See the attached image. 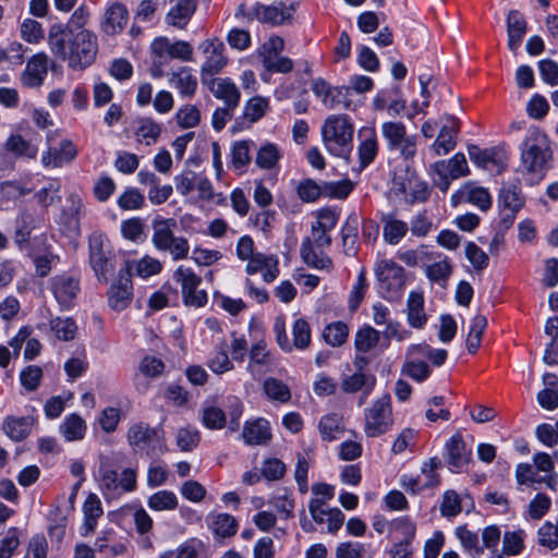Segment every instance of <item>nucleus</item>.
<instances>
[{"mask_svg": "<svg viewBox=\"0 0 558 558\" xmlns=\"http://www.w3.org/2000/svg\"><path fill=\"white\" fill-rule=\"evenodd\" d=\"M268 108V100L256 96L251 98L245 107L243 116L251 123L258 121L266 112Z\"/></svg>", "mask_w": 558, "mask_h": 558, "instance_id": "60", "label": "nucleus"}, {"mask_svg": "<svg viewBox=\"0 0 558 558\" xmlns=\"http://www.w3.org/2000/svg\"><path fill=\"white\" fill-rule=\"evenodd\" d=\"M274 332L278 345L284 352H291L293 349L305 350L311 343V327L304 318H298L292 326L293 341H290L286 332V322L282 316H277L274 323Z\"/></svg>", "mask_w": 558, "mask_h": 558, "instance_id": "7", "label": "nucleus"}, {"mask_svg": "<svg viewBox=\"0 0 558 558\" xmlns=\"http://www.w3.org/2000/svg\"><path fill=\"white\" fill-rule=\"evenodd\" d=\"M36 418L33 415L22 417L7 416L3 421L2 428L5 435L14 441L24 440L32 432Z\"/></svg>", "mask_w": 558, "mask_h": 558, "instance_id": "31", "label": "nucleus"}, {"mask_svg": "<svg viewBox=\"0 0 558 558\" xmlns=\"http://www.w3.org/2000/svg\"><path fill=\"white\" fill-rule=\"evenodd\" d=\"M86 422L76 413L66 415L59 426V433L65 441H77L85 437Z\"/></svg>", "mask_w": 558, "mask_h": 558, "instance_id": "35", "label": "nucleus"}, {"mask_svg": "<svg viewBox=\"0 0 558 558\" xmlns=\"http://www.w3.org/2000/svg\"><path fill=\"white\" fill-rule=\"evenodd\" d=\"M4 148L7 151L14 154L17 157L35 158L37 148L31 145L22 135L12 134L5 141Z\"/></svg>", "mask_w": 558, "mask_h": 558, "instance_id": "46", "label": "nucleus"}, {"mask_svg": "<svg viewBox=\"0 0 558 558\" xmlns=\"http://www.w3.org/2000/svg\"><path fill=\"white\" fill-rule=\"evenodd\" d=\"M378 151V143L375 131L373 129L366 130L364 133V140L359 146V157L361 167L368 166L376 157Z\"/></svg>", "mask_w": 558, "mask_h": 558, "instance_id": "45", "label": "nucleus"}, {"mask_svg": "<svg viewBox=\"0 0 558 558\" xmlns=\"http://www.w3.org/2000/svg\"><path fill=\"white\" fill-rule=\"evenodd\" d=\"M132 290L131 272L129 267L125 266L119 270L117 279L108 291V301L111 308L118 312L124 310L132 300Z\"/></svg>", "mask_w": 558, "mask_h": 558, "instance_id": "14", "label": "nucleus"}, {"mask_svg": "<svg viewBox=\"0 0 558 558\" xmlns=\"http://www.w3.org/2000/svg\"><path fill=\"white\" fill-rule=\"evenodd\" d=\"M48 56L45 52L34 54L26 63L21 75L24 86L29 88L39 87L48 73Z\"/></svg>", "mask_w": 558, "mask_h": 558, "instance_id": "18", "label": "nucleus"}, {"mask_svg": "<svg viewBox=\"0 0 558 558\" xmlns=\"http://www.w3.org/2000/svg\"><path fill=\"white\" fill-rule=\"evenodd\" d=\"M129 20V12L120 2L111 3L104 13L100 29L109 36H114L123 31Z\"/></svg>", "mask_w": 558, "mask_h": 558, "instance_id": "20", "label": "nucleus"}, {"mask_svg": "<svg viewBox=\"0 0 558 558\" xmlns=\"http://www.w3.org/2000/svg\"><path fill=\"white\" fill-rule=\"evenodd\" d=\"M539 545L553 550L558 547V531L555 524L546 521L537 532Z\"/></svg>", "mask_w": 558, "mask_h": 558, "instance_id": "64", "label": "nucleus"}, {"mask_svg": "<svg viewBox=\"0 0 558 558\" xmlns=\"http://www.w3.org/2000/svg\"><path fill=\"white\" fill-rule=\"evenodd\" d=\"M381 134L387 141L388 148L392 149L407 136V129L402 122H384L381 125Z\"/></svg>", "mask_w": 558, "mask_h": 558, "instance_id": "57", "label": "nucleus"}, {"mask_svg": "<svg viewBox=\"0 0 558 558\" xmlns=\"http://www.w3.org/2000/svg\"><path fill=\"white\" fill-rule=\"evenodd\" d=\"M280 158L279 147L272 143H265L258 148L255 162L260 169L270 170L278 165Z\"/></svg>", "mask_w": 558, "mask_h": 558, "instance_id": "44", "label": "nucleus"}, {"mask_svg": "<svg viewBox=\"0 0 558 558\" xmlns=\"http://www.w3.org/2000/svg\"><path fill=\"white\" fill-rule=\"evenodd\" d=\"M128 439L132 447L143 449L147 446H155L158 444L159 435L156 428H151L146 424L138 423L129 429Z\"/></svg>", "mask_w": 558, "mask_h": 558, "instance_id": "34", "label": "nucleus"}, {"mask_svg": "<svg viewBox=\"0 0 558 558\" xmlns=\"http://www.w3.org/2000/svg\"><path fill=\"white\" fill-rule=\"evenodd\" d=\"M468 153L470 159L482 168L490 169V165H495L498 168L502 167V162L497 159V153L494 149H481L476 145H469Z\"/></svg>", "mask_w": 558, "mask_h": 558, "instance_id": "47", "label": "nucleus"}, {"mask_svg": "<svg viewBox=\"0 0 558 558\" xmlns=\"http://www.w3.org/2000/svg\"><path fill=\"white\" fill-rule=\"evenodd\" d=\"M551 506L550 498L539 493L529 504L527 515L532 520H541L549 510Z\"/></svg>", "mask_w": 558, "mask_h": 558, "instance_id": "63", "label": "nucleus"}, {"mask_svg": "<svg viewBox=\"0 0 558 558\" xmlns=\"http://www.w3.org/2000/svg\"><path fill=\"white\" fill-rule=\"evenodd\" d=\"M147 506L154 511H170L178 507V498L173 492L159 490L148 498Z\"/></svg>", "mask_w": 558, "mask_h": 558, "instance_id": "49", "label": "nucleus"}, {"mask_svg": "<svg viewBox=\"0 0 558 558\" xmlns=\"http://www.w3.org/2000/svg\"><path fill=\"white\" fill-rule=\"evenodd\" d=\"M402 373L409 376L410 378L418 383H422L430 376L432 369L426 362L422 360L411 359L403 364Z\"/></svg>", "mask_w": 558, "mask_h": 558, "instance_id": "53", "label": "nucleus"}, {"mask_svg": "<svg viewBox=\"0 0 558 558\" xmlns=\"http://www.w3.org/2000/svg\"><path fill=\"white\" fill-rule=\"evenodd\" d=\"M348 333V326L342 322H336L324 329L323 337L328 344L339 347L345 342Z\"/></svg>", "mask_w": 558, "mask_h": 558, "instance_id": "56", "label": "nucleus"}, {"mask_svg": "<svg viewBox=\"0 0 558 558\" xmlns=\"http://www.w3.org/2000/svg\"><path fill=\"white\" fill-rule=\"evenodd\" d=\"M327 150L342 158H348L352 149L353 126L344 114H333L326 119L322 130Z\"/></svg>", "mask_w": 558, "mask_h": 558, "instance_id": "3", "label": "nucleus"}, {"mask_svg": "<svg viewBox=\"0 0 558 558\" xmlns=\"http://www.w3.org/2000/svg\"><path fill=\"white\" fill-rule=\"evenodd\" d=\"M453 206L460 203H470L485 211L492 206V197L488 191L473 183H465L457 193L451 196Z\"/></svg>", "mask_w": 558, "mask_h": 558, "instance_id": "17", "label": "nucleus"}, {"mask_svg": "<svg viewBox=\"0 0 558 558\" xmlns=\"http://www.w3.org/2000/svg\"><path fill=\"white\" fill-rule=\"evenodd\" d=\"M203 84L209 88L215 98L222 100L225 106L238 108L241 93L230 78L218 77Z\"/></svg>", "mask_w": 558, "mask_h": 558, "instance_id": "21", "label": "nucleus"}, {"mask_svg": "<svg viewBox=\"0 0 558 558\" xmlns=\"http://www.w3.org/2000/svg\"><path fill=\"white\" fill-rule=\"evenodd\" d=\"M89 264L97 279L107 283L116 268V259L101 234H94L89 239Z\"/></svg>", "mask_w": 558, "mask_h": 558, "instance_id": "9", "label": "nucleus"}, {"mask_svg": "<svg viewBox=\"0 0 558 558\" xmlns=\"http://www.w3.org/2000/svg\"><path fill=\"white\" fill-rule=\"evenodd\" d=\"M77 155V149L70 140H63L60 146L48 147L43 154L41 163L46 168H60L70 163Z\"/></svg>", "mask_w": 558, "mask_h": 558, "instance_id": "24", "label": "nucleus"}, {"mask_svg": "<svg viewBox=\"0 0 558 558\" xmlns=\"http://www.w3.org/2000/svg\"><path fill=\"white\" fill-rule=\"evenodd\" d=\"M37 204L47 209L49 206L61 202V184L57 180H51L47 185L34 194Z\"/></svg>", "mask_w": 558, "mask_h": 558, "instance_id": "43", "label": "nucleus"}, {"mask_svg": "<svg viewBox=\"0 0 558 558\" xmlns=\"http://www.w3.org/2000/svg\"><path fill=\"white\" fill-rule=\"evenodd\" d=\"M173 279L181 286L185 305L202 307L207 303L208 296L206 291L198 289L202 278L192 268L179 266L173 274Z\"/></svg>", "mask_w": 558, "mask_h": 558, "instance_id": "10", "label": "nucleus"}, {"mask_svg": "<svg viewBox=\"0 0 558 558\" xmlns=\"http://www.w3.org/2000/svg\"><path fill=\"white\" fill-rule=\"evenodd\" d=\"M197 9L196 0H178L166 14L169 26L184 29Z\"/></svg>", "mask_w": 558, "mask_h": 558, "instance_id": "27", "label": "nucleus"}, {"mask_svg": "<svg viewBox=\"0 0 558 558\" xmlns=\"http://www.w3.org/2000/svg\"><path fill=\"white\" fill-rule=\"evenodd\" d=\"M48 46L53 56L73 70H83L96 59L98 41L95 33L88 29L74 31L60 23L50 26Z\"/></svg>", "mask_w": 558, "mask_h": 558, "instance_id": "1", "label": "nucleus"}, {"mask_svg": "<svg viewBox=\"0 0 558 558\" xmlns=\"http://www.w3.org/2000/svg\"><path fill=\"white\" fill-rule=\"evenodd\" d=\"M177 226L174 219H163L154 223L151 242L156 250L169 253L173 260L185 259L190 252V244L186 238L174 234Z\"/></svg>", "mask_w": 558, "mask_h": 558, "instance_id": "4", "label": "nucleus"}, {"mask_svg": "<svg viewBox=\"0 0 558 558\" xmlns=\"http://www.w3.org/2000/svg\"><path fill=\"white\" fill-rule=\"evenodd\" d=\"M408 323L411 327L420 329L426 324L427 317L424 312V298L420 292L412 291L407 302Z\"/></svg>", "mask_w": 558, "mask_h": 558, "instance_id": "36", "label": "nucleus"}, {"mask_svg": "<svg viewBox=\"0 0 558 558\" xmlns=\"http://www.w3.org/2000/svg\"><path fill=\"white\" fill-rule=\"evenodd\" d=\"M117 203L123 210H135L144 206L145 197L137 189L129 187L119 196Z\"/></svg>", "mask_w": 558, "mask_h": 558, "instance_id": "59", "label": "nucleus"}, {"mask_svg": "<svg viewBox=\"0 0 558 558\" xmlns=\"http://www.w3.org/2000/svg\"><path fill=\"white\" fill-rule=\"evenodd\" d=\"M284 520L293 517L294 499L287 489H279L268 501Z\"/></svg>", "mask_w": 558, "mask_h": 558, "instance_id": "48", "label": "nucleus"}, {"mask_svg": "<svg viewBox=\"0 0 558 558\" xmlns=\"http://www.w3.org/2000/svg\"><path fill=\"white\" fill-rule=\"evenodd\" d=\"M445 450L444 457L451 471L462 470L472 460V450L466 448L460 434H454L448 439Z\"/></svg>", "mask_w": 558, "mask_h": 558, "instance_id": "15", "label": "nucleus"}, {"mask_svg": "<svg viewBox=\"0 0 558 558\" xmlns=\"http://www.w3.org/2000/svg\"><path fill=\"white\" fill-rule=\"evenodd\" d=\"M527 31V23L522 13L511 10L507 16L508 48L517 52Z\"/></svg>", "mask_w": 558, "mask_h": 558, "instance_id": "29", "label": "nucleus"}, {"mask_svg": "<svg viewBox=\"0 0 558 558\" xmlns=\"http://www.w3.org/2000/svg\"><path fill=\"white\" fill-rule=\"evenodd\" d=\"M207 525L217 538L231 537L236 533V520L228 513H210L206 518Z\"/></svg>", "mask_w": 558, "mask_h": 558, "instance_id": "32", "label": "nucleus"}, {"mask_svg": "<svg viewBox=\"0 0 558 558\" xmlns=\"http://www.w3.org/2000/svg\"><path fill=\"white\" fill-rule=\"evenodd\" d=\"M205 60L201 66L202 83H207L214 78L227 64V58L223 54L225 45L217 38L206 39L199 45Z\"/></svg>", "mask_w": 558, "mask_h": 558, "instance_id": "12", "label": "nucleus"}, {"mask_svg": "<svg viewBox=\"0 0 558 558\" xmlns=\"http://www.w3.org/2000/svg\"><path fill=\"white\" fill-rule=\"evenodd\" d=\"M254 15L258 21L272 25H281L291 17L290 12H286L283 4L271 7L257 4L254 8Z\"/></svg>", "mask_w": 558, "mask_h": 558, "instance_id": "39", "label": "nucleus"}, {"mask_svg": "<svg viewBox=\"0 0 558 558\" xmlns=\"http://www.w3.org/2000/svg\"><path fill=\"white\" fill-rule=\"evenodd\" d=\"M84 523H83V536H87L93 533L97 526L98 519L102 515L104 510L101 501L96 494H89L83 505Z\"/></svg>", "mask_w": 558, "mask_h": 558, "instance_id": "33", "label": "nucleus"}, {"mask_svg": "<svg viewBox=\"0 0 558 558\" xmlns=\"http://www.w3.org/2000/svg\"><path fill=\"white\" fill-rule=\"evenodd\" d=\"M375 272L385 298H398L405 284L403 268L391 259H381L377 263Z\"/></svg>", "mask_w": 558, "mask_h": 558, "instance_id": "11", "label": "nucleus"}, {"mask_svg": "<svg viewBox=\"0 0 558 558\" xmlns=\"http://www.w3.org/2000/svg\"><path fill=\"white\" fill-rule=\"evenodd\" d=\"M177 122L183 129L196 126L201 121V112L194 105H185L177 112Z\"/></svg>", "mask_w": 558, "mask_h": 558, "instance_id": "62", "label": "nucleus"}, {"mask_svg": "<svg viewBox=\"0 0 558 558\" xmlns=\"http://www.w3.org/2000/svg\"><path fill=\"white\" fill-rule=\"evenodd\" d=\"M100 488L107 499L120 497L123 493H131L136 488V472L134 469H124L119 478L116 470L101 466Z\"/></svg>", "mask_w": 558, "mask_h": 558, "instance_id": "8", "label": "nucleus"}, {"mask_svg": "<svg viewBox=\"0 0 558 558\" xmlns=\"http://www.w3.org/2000/svg\"><path fill=\"white\" fill-rule=\"evenodd\" d=\"M278 264V258L274 255L255 253V255L247 260L245 271L248 275L262 272L263 279L266 282H272L279 275Z\"/></svg>", "mask_w": 558, "mask_h": 558, "instance_id": "23", "label": "nucleus"}, {"mask_svg": "<svg viewBox=\"0 0 558 558\" xmlns=\"http://www.w3.org/2000/svg\"><path fill=\"white\" fill-rule=\"evenodd\" d=\"M312 90L320 98L323 105L329 109L351 107V88L347 86L332 87L325 80L318 77L312 82Z\"/></svg>", "mask_w": 558, "mask_h": 558, "instance_id": "13", "label": "nucleus"}, {"mask_svg": "<svg viewBox=\"0 0 558 558\" xmlns=\"http://www.w3.org/2000/svg\"><path fill=\"white\" fill-rule=\"evenodd\" d=\"M376 384L374 375L363 372H356L350 376H345L341 381V389L347 393L363 391L364 397L359 400V405L365 402L366 396L371 393Z\"/></svg>", "mask_w": 558, "mask_h": 558, "instance_id": "28", "label": "nucleus"}, {"mask_svg": "<svg viewBox=\"0 0 558 558\" xmlns=\"http://www.w3.org/2000/svg\"><path fill=\"white\" fill-rule=\"evenodd\" d=\"M50 329L59 340L70 341L74 339L77 327L72 318L56 317L50 320Z\"/></svg>", "mask_w": 558, "mask_h": 558, "instance_id": "51", "label": "nucleus"}, {"mask_svg": "<svg viewBox=\"0 0 558 558\" xmlns=\"http://www.w3.org/2000/svg\"><path fill=\"white\" fill-rule=\"evenodd\" d=\"M553 158L547 135L538 128L529 130L521 146V167L523 171L542 178Z\"/></svg>", "mask_w": 558, "mask_h": 558, "instance_id": "2", "label": "nucleus"}, {"mask_svg": "<svg viewBox=\"0 0 558 558\" xmlns=\"http://www.w3.org/2000/svg\"><path fill=\"white\" fill-rule=\"evenodd\" d=\"M242 438L248 446L267 445L271 439L269 423L264 418L246 422L243 427Z\"/></svg>", "mask_w": 558, "mask_h": 558, "instance_id": "30", "label": "nucleus"}, {"mask_svg": "<svg viewBox=\"0 0 558 558\" xmlns=\"http://www.w3.org/2000/svg\"><path fill=\"white\" fill-rule=\"evenodd\" d=\"M392 425L391 397L385 393L364 410V433L367 437H378Z\"/></svg>", "mask_w": 558, "mask_h": 558, "instance_id": "6", "label": "nucleus"}, {"mask_svg": "<svg viewBox=\"0 0 558 558\" xmlns=\"http://www.w3.org/2000/svg\"><path fill=\"white\" fill-rule=\"evenodd\" d=\"M154 41L162 49L168 59L181 62H191L194 59L193 46L186 40H170L166 36H160Z\"/></svg>", "mask_w": 558, "mask_h": 558, "instance_id": "26", "label": "nucleus"}, {"mask_svg": "<svg viewBox=\"0 0 558 558\" xmlns=\"http://www.w3.org/2000/svg\"><path fill=\"white\" fill-rule=\"evenodd\" d=\"M160 134L161 125L151 118H143L138 121V126L135 131L137 143L150 146L158 142Z\"/></svg>", "mask_w": 558, "mask_h": 558, "instance_id": "40", "label": "nucleus"}, {"mask_svg": "<svg viewBox=\"0 0 558 558\" xmlns=\"http://www.w3.org/2000/svg\"><path fill=\"white\" fill-rule=\"evenodd\" d=\"M343 252L348 256H354L357 253V226L355 222L348 221L341 230Z\"/></svg>", "mask_w": 558, "mask_h": 558, "instance_id": "58", "label": "nucleus"}, {"mask_svg": "<svg viewBox=\"0 0 558 558\" xmlns=\"http://www.w3.org/2000/svg\"><path fill=\"white\" fill-rule=\"evenodd\" d=\"M331 236L328 231L312 226L311 236L303 240L300 254L303 262L312 268L330 271L332 260L323 252V248L329 247Z\"/></svg>", "mask_w": 558, "mask_h": 558, "instance_id": "5", "label": "nucleus"}, {"mask_svg": "<svg viewBox=\"0 0 558 558\" xmlns=\"http://www.w3.org/2000/svg\"><path fill=\"white\" fill-rule=\"evenodd\" d=\"M51 290L57 302L62 307H70L73 304L77 293L80 292V282L77 279L60 275L51 279Z\"/></svg>", "mask_w": 558, "mask_h": 558, "instance_id": "19", "label": "nucleus"}, {"mask_svg": "<svg viewBox=\"0 0 558 558\" xmlns=\"http://www.w3.org/2000/svg\"><path fill=\"white\" fill-rule=\"evenodd\" d=\"M459 131L460 121L453 116H445V123L432 145L437 156L447 155L454 149Z\"/></svg>", "mask_w": 558, "mask_h": 558, "instance_id": "16", "label": "nucleus"}, {"mask_svg": "<svg viewBox=\"0 0 558 558\" xmlns=\"http://www.w3.org/2000/svg\"><path fill=\"white\" fill-rule=\"evenodd\" d=\"M150 58H151V66H150V75L154 78H160L165 75V68L171 61L168 59L162 49L153 40L150 46Z\"/></svg>", "mask_w": 558, "mask_h": 558, "instance_id": "55", "label": "nucleus"}, {"mask_svg": "<svg viewBox=\"0 0 558 558\" xmlns=\"http://www.w3.org/2000/svg\"><path fill=\"white\" fill-rule=\"evenodd\" d=\"M379 342V331L371 326L364 327L355 335V348L360 352L373 350Z\"/></svg>", "mask_w": 558, "mask_h": 558, "instance_id": "54", "label": "nucleus"}, {"mask_svg": "<svg viewBox=\"0 0 558 558\" xmlns=\"http://www.w3.org/2000/svg\"><path fill=\"white\" fill-rule=\"evenodd\" d=\"M227 343L221 341L216 345L215 351L211 353L207 361L208 368L215 374L221 375L233 369V363L227 353Z\"/></svg>", "mask_w": 558, "mask_h": 558, "instance_id": "41", "label": "nucleus"}, {"mask_svg": "<svg viewBox=\"0 0 558 558\" xmlns=\"http://www.w3.org/2000/svg\"><path fill=\"white\" fill-rule=\"evenodd\" d=\"M272 364V356L270 351L267 349V343L265 340H258L252 344L248 352V363L246 371L253 377L269 371Z\"/></svg>", "mask_w": 558, "mask_h": 558, "instance_id": "22", "label": "nucleus"}, {"mask_svg": "<svg viewBox=\"0 0 558 558\" xmlns=\"http://www.w3.org/2000/svg\"><path fill=\"white\" fill-rule=\"evenodd\" d=\"M445 170L449 173L450 179L456 180L469 174V167L465 156L462 153L456 154L449 160H442Z\"/></svg>", "mask_w": 558, "mask_h": 558, "instance_id": "61", "label": "nucleus"}, {"mask_svg": "<svg viewBox=\"0 0 558 558\" xmlns=\"http://www.w3.org/2000/svg\"><path fill=\"white\" fill-rule=\"evenodd\" d=\"M499 202L504 209H508L511 214H514L522 207L523 197L520 190L511 184L500 190Z\"/></svg>", "mask_w": 558, "mask_h": 558, "instance_id": "50", "label": "nucleus"}, {"mask_svg": "<svg viewBox=\"0 0 558 558\" xmlns=\"http://www.w3.org/2000/svg\"><path fill=\"white\" fill-rule=\"evenodd\" d=\"M263 391L271 401L287 403L291 399V390L289 386L276 377H267L264 380Z\"/></svg>", "mask_w": 558, "mask_h": 558, "instance_id": "42", "label": "nucleus"}, {"mask_svg": "<svg viewBox=\"0 0 558 558\" xmlns=\"http://www.w3.org/2000/svg\"><path fill=\"white\" fill-rule=\"evenodd\" d=\"M169 84L181 97L192 98L197 89V78L190 66L182 65L169 73Z\"/></svg>", "mask_w": 558, "mask_h": 558, "instance_id": "25", "label": "nucleus"}, {"mask_svg": "<svg viewBox=\"0 0 558 558\" xmlns=\"http://www.w3.org/2000/svg\"><path fill=\"white\" fill-rule=\"evenodd\" d=\"M20 34L28 44H39L45 38L43 25L33 19H25L20 25Z\"/></svg>", "mask_w": 558, "mask_h": 558, "instance_id": "52", "label": "nucleus"}, {"mask_svg": "<svg viewBox=\"0 0 558 558\" xmlns=\"http://www.w3.org/2000/svg\"><path fill=\"white\" fill-rule=\"evenodd\" d=\"M381 222L384 240L391 245L398 244L409 230L407 222L395 218L392 215H385Z\"/></svg>", "mask_w": 558, "mask_h": 558, "instance_id": "38", "label": "nucleus"}, {"mask_svg": "<svg viewBox=\"0 0 558 558\" xmlns=\"http://www.w3.org/2000/svg\"><path fill=\"white\" fill-rule=\"evenodd\" d=\"M532 461L536 473H544V475L541 476L542 483H545L550 489H555L557 484V473L555 472L554 457L546 452H536L533 456Z\"/></svg>", "mask_w": 558, "mask_h": 558, "instance_id": "37", "label": "nucleus"}]
</instances>
